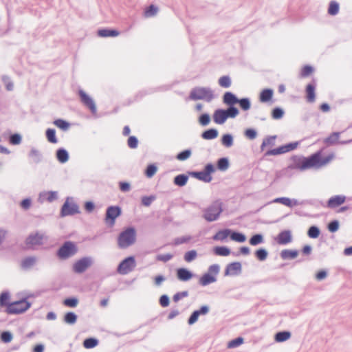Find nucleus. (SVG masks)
Returning <instances> with one entry per match:
<instances>
[{
  "mask_svg": "<svg viewBox=\"0 0 352 352\" xmlns=\"http://www.w3.org/2000/svg\"><path fill=\"white\" fill-rule=\"evenodd\" d=\"M320 232V229L317 226H312L309 228L307 235L311 239H316L319 236Z\"/></svg>",
  "mask_w": 352,
  "mask_h": 352,
  "instance_id": "nucleus-45",
  "label": "nucleus"
},
{
  "mask_svg": "<svg viewBox=\"0 0 352 352\" xmlns=\"http://www.w3.org/2000/svg\"><path fill=\"white\" fill-rule=\"evenodd\" d=\"M120 34V32L115 30L102 29L98 31V35L100 37H114Z\"/></svg>",
  "mask_w": 352,
  "mask_h": 352,
  "instance_id": "nucleus-25",
  "label": "nucleus"
},
{
  "mask_svg": "<svg viewBox=\"0 0 352 352\" xmlns=\"http://www.w3.org/2000/svg\"><path fill=\"white\" fill-rule=\"evenodd\" d=\"M10 299V294L8 292H4L1 293L0 295V306L4 307L6 306L8 307V305L10 304L8 302Z\"/></svg>",
  "mask_w": 352,
  "mask_h": 352,
  "instance_id": "nucleus-48",
  "label": "nucleus"
},
{
  "mask_svg": "<svg viewBox=\"0 0 352 352\" xmlns=\"http://www.w3.org/2000/svg\"><path fill=\"white\" fill-rule=\"evenodd\" d=\"M346 197L344 195H336L331 197L327 201V207L335 208L345 201Z\"/></svg>",
  "mask_w": 352,
  "mask_h": 352,
  "instance_id": "nucleus-16",
  "label": "nucleus"
},
{
  "mask_svg": "<svg viewBox=\"0 0 352 352\" xmlns=\"http://www.w3.org/2000/svg\"><path fill=\"white\" fill-rule=\"evenodd\" d=\"M210 311V307L208 305H203L199 309L194 311L192 313L199 318V316L206 315Z\"/></svg>",
  "mask_w": 352,
  "mask_h": 352,
  "instance_id": "nucleus-57",
  "label": "nucleus"
},
{
  "mask_svg": "<svg viewBox=\"0 0 352 352\" xmlns=\"http://www.w3.org/2000/svg\"><path fill=\"white\" fill-rule=\"evenodd\" d=\"M37 258L36 256H28L23 258L21 262V267L24 270H29L36 265Z\"/></svg>",
  "mask_w": 352,
  "mask_h": 352,
  "instance_id": "nucleus-19",
  "label": "nucleus"
},
{
  "mask_svg": "<svg viewBox=\"0 0 352 352\" xmlns=\"http://www.w3.org/2000/svg\"><path fill=\"white\" fill-rule=\"evenodd\" d=\"M158 11L157 7L153 5H151L148 8L146 9L144 11V16L146 17H151L155 16Z\"/></svg>",
  "mask_w": 352,
  "mask_h": 352,
  "instance_id": "nucleus-54",
  "label": "nucleus"
},
{
  "mask_svg": "<svg viewBox=\"0 0 352 352\" xmlns=\"http://www.w3.org/2000/svg\"><path fill=\"white\" fill-rule=\"evenodd\" d=\"M21 135L19 133H14L10 136L9 142L12 145H18L21 142Z\"/></svg>",
  "mask_w": 352,
  "mask_h": 352,
  "instance_id": "nucleus-52",
  "label": "nucleus"
},
{
  "mask_svg": "<svg viewBox=\"0 0 352 352\" xmlns=\"http://www.w3.org/2000/svg\"><path fill=\"white\" fill-rule=\"evenodd\" d=\"M98 344V340L94 338H89L83 341V346L85 349H92Z\"/></svg>",
  "mask_w": 352,
  "mask_h": 352,
  "instance_id": "nucleus-40",
  "label": "nucleus"
},
{
  "mask_svg": "<svg viewBox=\"0 0 352 352\" xmlns=\"http://www.w3.org/2000/svg\"><path fill=\"white\" fill-rule=\"evenodd\" d=\"M234 140L231 134H224L221 138V144L226 148H230L233 145Z\"/></svg>",
  "mask_w": 352,
  "mask_h": 352,
  "instance_id": "nucleus-34",
  "label": "nucleus"
},
{
  "mask_svg": "<svg viewBox=\"0 0 352 352\" xmlns=\"http://www.w3.org/2000/svg\"><path fill=\"white\" fill-rule=\"evenodd\" d=\"M210 311V307L208 305H203L199 309L194 311L192 313L199 318V316L206 315Z\"/></svg>",
  "mask_w": 352,
  "mask_h": 352,
  "instance_id": "nucleus-58",
  "label": "nucleus"
},
{
  "mask_svg": "<svg viewBox=\"0 0 352 352\" xmlns=\"http://www.w3.org/2000/svg\"><path fill=\"white\" fill-rule=\"evenodd\" d=\"M136 241V231L134 228L129 227L121 232L118 237V245L125 249L133 245Z\"/></svg>",
  "mask_w": 352,
  "mask_h": 352,
  "instance_id": "nucleus-1",
  "label": "nucleus"
},
{
  "mask_svg": "<svg viewBox=\"0 0 352 352\" xmlns=\"http://www.w3.org/2000/svg\"><path fill=\"white\" fill-rule=\"evenodd\" d=\"M237 103L239 104L241 108L243 111H248L250 109V107H251L250 100L248 98H243L239 99Z\"/></svg>",
  "mask_w": 352,
  "mask_h": 352,
  "instance_id": "nucleus-47",
  "label": "nucleus"
},
{
  "mask_svg": "<svg viewBox=\"0 0 352 352\" xmlns=\"http://www.w3.org/2000/svg\"><path fill=\"white\" fill-rule=\"evenodd\" d=\"M197 251L195 250H190V251L186 252L184 258L186 262L190 263V262H192V261H194L197 258Z\"/></svg>",
  "mask_w": 352,
  "mask_h": 352,
  "instance_id": "nucleus-50",
  "label": "nucleus"
},
{
  "mask_svg": "<svg viewBox=\"0 0 352 352\" xmlns=\"http://www.w3.org/2000/svg\"><path fill=\"white\" fill-rule=\"evenodd\" d=\"M80 210L78 205L76 204H72L71 206H69L67 199L61 208L60 215L62 217H65L78 214Z\"/></svg>",
  "mask_w": 352,
  "mask_h": 352,
  "instance_id": "nucleus-13",
  "label": "nucleus"
},
{
  "mask_svg": "<svg viewBox=\"0 0 352 352\" xmlns=\"http://www.w3.org/2000/svg\"><path fill=\"white\" fill-rule=\"evenodd\" d=\"M287 153V149L285 145L280 146L278 148L269 150L266 153V155H277Z\"/></svg>",
  "mask_w": 352,
  "mask_h": 352,
  "instance_id": "nucleus-41",
  "label": "nucleus"
},
{
  "mask_svg": "<svg viewBox=\"0 0 352 352\" xmlns=\"http://www.w3.org/2000/svg\"><path fill=\"white\" fill-rule=\"evenodd\" d=\"M242 266L240 262H233L229 263L226 268L225 275H239L241 273Z\"/></svg>",
  "mask_w": 352,
  "mask_h": 352,
  "instance_id": "nucleus-14",
  "label": "nucleus"
},
{
  "mask_svg": "<svg viewBox=\"0 0 352 352\" xmlns=\"http://www.w3.org/2000/svg\"><path fill=\"white\" fill-rule=\"evenodd\" d=\"M217 165L219 170L225 171L229 167V160L227 157H221L218 160Z\"/></svg>",
  "mask_w": 352,
  "mask_h": 352,
  "instance_id": "nucleus-38",
  "label": "nucleus"
},
{
  "mask_svg": "<svg viewBox=\"0 0 352 352\" xmlns=\"http://www.w3.org/2000/svg\"><path fill=\"white\" fill-rule=\"evenodd\" d=\"M214 171L215 168L214 165L211 163H209L205 166L204 170L192 172L190 173V175L200 181L208 183L212 181V177L211 176V173H214Z\"/></svg>",
  "mask_w": 352,
  "mask_h": 352,
  "instance_id": "nucleus-3",
  "label": "nucleus"
},
{
  "mask_svg": "<svg viewBox=\"0 0 352 352\" xmlns=\"http://www.w3.org/2000/svg\"><path fill=\"white\" fill-rule=\"evenodd\" d=\"M231 230L229 229H224L222 230H219L217 232V234L213 236L214 240L217 241H223L225 240L229 235H230Z\"/></svg>",
  "mask_w": 352,
  "mask_h": 352,
  "instance_id": "nucleus-29",
  "label": "nucleus"
},
{
  "mask_svg": "<svg viewBox=\"0 0 352 352\" xmlns=\"http://www.w3.org/2000/svg\"><path fill=\"white\" fill-rule=\"evenodd\" d=\"M320 160V152L315 153L308 157L302 159L301 162L298 164V168L300 170H304L312 167H318Z\"/></svg>",
  "mask_w": 352,
  "mask_h": 352,
  "instance_id": "nucleus-6",
  "label": "nucleus"
},
{
  "mask_svg": "<svg viewBox=\"0 0 352 352\" xmlns=\"http://www.w3.org/2000/svg\"><path fill=\"white\" fill-rule=\"evenodd\" d=\"M238 100V98L232 92H226L223 98V102L228 106L236 104Z\"/></svg>",
  "mask_w": 352,
  "mask_h": 352,
  "instance_id": "nucleus-22",
  "label": "nucleus"
},
{
  "mask_svg": "<svg viewBox=\"0 0 352 352\" xmlns=\"http://www.w3.org/2000/svg\"><path fill=\"white\" fill-rule=\"evenodd\" d=\"M193 276V274L186 268H179L177 270V277L181 281H188Z\"/></svg>",
  "mask_w": 352,
  "mask_h": 352,
  "instance_id": "nucleus-20",
  "label": "nucleus"
},
{
  "mask_svg": "<svg viewBox=\"0 0 352 352\" xmlns=\"http://www.w3.org/2000/svg\"><path fill=\"white\" fill-rule=\"evenodd\" d=\"M243 342V338L241 337L236 338L231 341H230L228 344V348H235L239 346Z\"/></svg>",
  "mask_w": 352,
  "mask_h": 352,
  "instance_id": "nucleus-60",
  "label": "nucleus"
},
{
  "mask_svg": "<svg viewBox=\"0 0 352 352\" xmlns=\"http://www.w3.org/2000/svg\"><path fill=\"white\" fill-rule=\"evenodd\" d=\"M267 255H268V252L265 248H260V249L257 250L255 252L256 257L259 261H265L267 258Z\"/></svg>",
  "mask_w": 352,
  "mask_h": 352,
  "instance_id": "nucleus-49",
  "label": "nucleus"
},
{
  "mask_svg": "<svg viewBox=\"0 0 352 352\" xmlns=\"http://www.w3.org/2000/svg\"><path fill=\"white\" fill-rule=\"evenodd\" d=\"M47 236L44 233L36 232L31 234L25 240L28 246L41 245L47 241Z\"/></svg>",
  "mask_w": 352,
  "mask_h": 352,
  "instance_id": "nucleus-11",
  "label": "nucleus"
},
{
  "mask_svg": "<svg viewBox=\"0 0 352 352\" xmlns=\"http://www.w3.org/2000/svg\"><path fill=\"white\" fill-rule=\"evenodd\" d=\"M228 118H234L239 114V110L234 105L229 106L227 109H225Z\"/></svg>",
  "mask_w": 352,
  "mask_h": 352,
  "instance_id": "nucleus-51",
  "label": "nucleus"
},
{
  "mask_svg": "<svg viewBox=\"0 0 352 352\" xmlns=\"http://www.w3.org/2000/svg\"><path fill=\"white\" fill-rule=\"evenodd\" d=\"M249 242L252 245H257L263 242V236L261 234H256L250 238Z\"/></svg>",
  "mask_w": 352,
  "mask_h": 352,
  "instance_id": "nucleus-46",
  "label": "nucleus"
},
{
  "mask_svg": "<svg viewBox=\"0 0 352 352\" xmlns=\"http://www.w3.org/2000/svg\"><path fill=\"white\" fill-rule=\"evenodd\" d=\"M157 171V166L154 164H150L146 170V175L148 177H152Z\"/></svg>",
  "mask_w": 352,
  "mask_h": 352,
  "instance_id": "nucleus-64",
  "label": "nucleus"
},
{
  "mask_svg": "<svg viewBox=\"0 0 352 352\" xmlns=\"http://www.w3.org/2000/svg\"><path fill=\"white\" fill-rule=\"evenodd\" d=\"M291 337L289 331H279L275 334L274 339L277 342H283L287 340Z\"/></svg>",
  "mask_w": 352,
  "mask_h": 352,
  "instance_id": "nucleus-28",
  "label": "nucleus"
},
{
  "mask_svg": "<svg viewBox=\"0 0 352 352\" xmlns=\"http://www.w3.org/2000/svg\"><path fill=\"white\" fill-rule=\"evenodd\" d=\"M136 265L133 256H129L124 258L118 265L117 271L119 274L125 275L133 270Z\"/></svg>",
  "mask_w": 352,
  "mask_h": 352,
  "instance_id": "nucleus-9",
  "label": "nucleus"
},
{
  "mask_svg": "<svg viewBox=\"0 0 352 352\" xmlns=\"http://www.w3.org/2000/svg\"><path fill=\"white\" fill-rule=\"evenodd\" d=\"M340 137L339 132H334L324 140L327 144H334L338 142Z\"/></svg>",
  "mask_w": 352,
  "mask_h": 352,
  "instance_id": "nucleus-44",
  "label": "nucleus"
},
{
  "mask_svg": "<svg viewBox=\"0 0 352 352\" xmlns=\"http://www.w3.org/2000/svg\"><path fill=\"white\" fill-rule=\"evenodd\" d=\"M77 252L76 245L72 241H66L58 249L57 256L60 259H67L74 256Z\"/></svg>",
  "mask_w": 352,
  "mask_h": 352,
  "instance_id": "nucleus-4",
  "label": "nucleus"
},
{
  "mask_svg": "<svg viewBox=\"0 0 352 352\" xmlns=\"http://www.w3.org/2000/svg\"><path fill=\"white\" fill-rule=\"evenodd\" d=\"M339 8H340L339 4L335 1H331L329 3V8H328L329 14H330V15L337 14L339 12Z\"/></svg>",
  "mask_w": 352,
  "mask_h": 352,
  "instance_id": "nucleus-43",
  "label": "nucleus"
},
{
  "mask_svg": "<svg viewBox=\"0 0 352 352\" xmlns=\"http://www.w3.org/2000/svg\"><path fill=\"white\" fill-rule=\"evenodd\" d=\"M217 281V277L210 274L205 273L199 279V283L202 286H206Z\"/></svg>",
  "mask_w": 352,
  "mask_h": 352,
  "instance_id": "nucleus-21",
  "label": "nucleus"
},
{
  "mask_svg": "<svg viewBox=\"0 0 352 352\" xmlns=\"http://www.w3.org/2000/svg\"><path fill=\"white\" fill-rule=\"evenodd\" d=\"M12 339V334L10 331H3L1 334V340L5 342L8 343Z\"/></svg>",
  "mask_w": 352,
  "mask_h": 352,
  "instance_id": "nucleus-63",
  "label": "nucleus"
},
{
  "mask_svg": "<svg viewBox=\"0 0 352 352\" xmlns=\"http://www.w3.org/2000/svg\"><path fill=\"white\" fill-rule=\"evenodd\" d=\"M201 136L204 140H213L218 136V131L216 129H209L204 131Z\"/></svg>",
  "mask_w": 352,
  "mask_h": 352,
  "instance_id": "nucleus-26",
  "label": "nucleus"
},
{
  "mask_svg": "<svg viewBox=\"0 0 352 352\" xmlns=\"http://www.w3.org/2000/svg\"><path fill=\"white\" fill-rule=\"evenodd\" d=\"M199 122L200 124L202 126L208 125L210 122V117L209 114L203 113L202 115H201L199 118Z\"/></svg>",
  "mask_w": 352,
  "mask_h": 352,
  "instance_id": "nucleus-61",
  "label": "nucleus"
},
{
  "mask_svg": "<svg viewBox=\"0 0 352 352\" xmlns=\"http://www.w3.org/2000/svg\"><path fill=\"white\" fill-rule=\"evenodd\" d=\"M188 179V176L184 174L177 175L174 178V184L178 186H184L186 184Z\"/></svg>",
  "mask_w": 352,
  "mask_h": 352,
  "instance_id": "nucleus-31",
  "label": "nucleus"
},
{
  "mask_svg": "<svg viewBox=\"0 0 352 352\" xmlns=\"http://www.w3.org/2000/svg\"><path fill=\"white\" fill-rule=\"evenodd\" d=\"M30 307V303L25 299L16 301L8 305L6 312L9 314H18L25 311Z\"/></svg>",
  "mask_w": 352,
  "mask_h": 352,
  "instance_id": "nucleus-5",
  "label": "nucleus"
},
{
  "mask_svg": "<svg viewBox=\"0 0 352 352\" xmlns=\"http://www.w3.org/2000/svg\"><path fill=\"white\" fill-rule=\"evenodd\" d=\"M227 119L228 115L226 114L225 109H218L214 111L213 120L216 124H222L225 123Z\"/></svg>",
  "mask_w": 352,
  "mask_h": 352,
  "instance_id": "nucleus-15",
  "label": "nucleus"
},
{
  "mask_svg": "<svg viewBox=\"0 0 352 352\" xmlns=\"http://www.w3.org/2000/svg\"><path fill=\"white\" fill-rule=\"evenodd\" d=\"M53 124L64 131H67L70 126V124L63 119H56Z\"/></svg>",
  "mask_w": 352,
  "mask_h": 352,
  "instance_id": "nucleus-36",
  "label": "nucleus"
},
{
  "mask_svg": "<svg viewBox=\"0 0 352 352\" xmlns=\"http://www.w3.org/2000/svg\"><path fill=\"white\" fill-rule=\"evenodd\" d=\"M189 98L193 100H204L209 102L214 98V95L211 89H193Z\"/></svg>",
  "mask_w": 352,
  "mask_h": 352,
  "instance_id": "nucleus-8",
  "label": "nucleus"
},
{
  "mask_svg": "<svg viewBox=\"0 0 352 352\" xmlns=\"http://www.w3.org/2000/svg\"><path fill=\"white\" fill-rule=\"evenodd\" d=\"M77 320V315L72 311L67 312L64 316V322L69 324H74Z\"/></svg>",
  "mask_w": 352,
  "mask_h": 352,
  "instance_id": "nucleus-37",
  "label": "nucleus"
},
{
  "mask_svg": "<svg viewBox=\"0 0 352 352\" xmlns=\"http://www.w3.org/2000/svg\"><path fill=\"white\" fill-rule=\"evenodd\" d=\"M122 213L121 208L118 206H111L107 208L105 214V223L112 227L115 225L116 219Z\"/></svg>",
  "mask_w": 352,
  "mask_h": 352,
  "instance_id": "nucleus-7",
  "label": "nucleus"
},
{
  "mask_svg": "<svg viewBox=\"0 0 352 352\" xmlns=\"http://www.w3.org/2000/svg\"><path fill=\"white\" fill-rule=\"evenodd\" d=\"M314 72V68L311 65H305L300 69V76L306 78L311 76Z\"/></svg>",
  "mask_w": 352,
  "mask_h": 352,
  "instance_id": "nucleus-35",
  "label": "nucleus"
},
{
  "mask_svg": "<svg viewBox=\"0 0 352 352\" xmlns=\"http://www.w3.org/2000/svg\"><path fill=\"white\" fill-rule=\"evenodd\" d=\"M45 197L49 201L52 202L58 198V193L56 191H48L40 193V198Z\"/></svg>",
  "mask_w": 352,
  "mask_h": 352,
  "instance_id": "nucleus-30",
  "label": "nucleus"
},
{
  "mask_svg": "<svg viewBox=\"0 0 352 352\" xmlns=\"http://www.w3.org/2000/svg\"><path fill=\"white\" fill-rule=\"evenodd\" d=\"M276 138V135L269 136L267 138L264 139L262 144L261 146V149L263 150L264 147L267 145H274L275 142V140Z\"/></svg>",
  "mask_w": 352,
  "mask_h": 352,
  "instance_id": "nucleus-56",
  "label": "nucleus"
},
{
  "mask_svg": "<svg viewBox=\"0 0 352 352\" xmlns=\"http://www.w3.org/2000/svg\"><path fill=\"white\" fill-rule=\"evenodd\" d=\"M78 300L76 298H69L64 300V305L69 307H75L77 306Z\"/></svg>",
  "mask_w": 352,
  "mask_h": 352,
  "instance_id": "nucleus-62",
  "label": "nucleus"
},
{
  "mask_svg": "<svg viewBox=\"0 0 352 352\" xmlns=\"http://www.w3.org/2000/svg\"><path fill=\"white\" fill-rule=\"evenodd\" d=\"M230 239L232 241L239 242V243H243L245 241L246 237L245 235L243 233L238 232H232L230 233Z\"/></svg>",
  "mask_w": 352,
  "mask_h": 352,
  "instance_id": "nucleus-39",
  "label": "nucleus"
},
{
  "mask_svg": "<svg viewBox=\"0 0 352 352\" xmlns=\"http://www.w3.org/2000/svg\"><path fill=\"white\" fill-rule=\"evenodd\" d=\"M78 95L80 98L81 102L89 109L92 114H96L97 108L93 98L82 89H79Z\"/></svg>",
  "mask_w": 352,
  "mask_h": 352,
  "instance_id": "nucleus-12",
  "label": "nucleus"
},
{
  "mask_svg": "<svg viewBox=\"0 0 352 352\" xmlns=\"http://www.w3.org/2000/svg\"><path fill=\"white\" fill-rule=\"evenodd\" d=\"M45 135L47 141L52 144L58 142V140L56 136V131L54 129H47L45 131Z\"/></svg>",
  "mask_w": 352,
  "mask_h": 352,
  "instance_id": "nucleus-32",
  "label": "nucleus"
},
{
  "mask_svg": "<svg viewBox=\"0 0 352 352\" xmlns=\"http://www.w3.org/2000/svg\"><path fill=\"white\" fill-rule=\"evenodd\" d=\"M292 240V233L289 230H284L280 232L277 236V242L278 244L285 245L290 243Z\"/></svg>",
  "mask_w": 352,
  "mask_h": 352,
  "instance_id": "nucleus-18",
  "label": "nucleus"
},
{
  "mask_svg": "<svg viewBox=\"0 0 352 352\" xmlns=\"http://www.w3.org/2000/svg\"><path fill=\"white\" fill-rule=\"evenodd\" d=\"M191 155V151L190 149L184 150L179 153L177 155V159L180 161H184L189 158Z\"/></svg>",
  "mask_w": 352,
  "mask_h": 352,
  "instance_id": "nucleus-55",
  "label": "nucleus"
},
{
  "mask_svg": "<svg viewBox=\"0 0 352 352\" xmlns=\"http://www.w3.org/2000/svg\"><path fill=\"white\" fill-rule=\"evenodd\" d=\"M284 111L280 107H275L272 111V117L275 120H278L283 118Z\"/></svg>",
  "mask_w": 352,
  "mask_h": 352,
  "instance_id": "nucleus-53",
  "label": "nucleus"
},
{
  "mask_svg": "<svg viewBox=\"0 0 352 352\" xmlns=\"http://www.w3.org/2000/svg\"><path fill=\"white\" fill-rule=\"evenodd\" d=\"M273 96V89H263L259 96V100L261 102L270 101Z\"/></svg>",
  "mask_w": 352,
  "mask_h": 352,
  "instance_id": "nucleus-24",
  "label": "nucleus"
},
{
  "mask_svg": "<svg viewBox=\"0 0 352 352\" xmlns=\"http://www.w3.org/2000/svg\"><path fill=\"white\" fill-rule=\"evenodd\" d=\"M272 202L280 203L290 208L301 204V203H299V201L297 199H291L288 197H285L276 198L273 200Z\"/></svg>",
  "mask_w": 352,
  "mask_h": 352,
  "instance_id": "nucleus-17",
  "label": "nucleus"
},
{
  "mask_svg": "<svg viewBox=\"0 0 352 352\" xmlns=\"http://www.w3.org/2000/svg\"><path fill=\"white\" fill-rule=\"evenodd\" d=\"M93 264V258L90 256H85L76 261L73 265V271L77 274L85 272Z\"/></svg>",
  "mask_w": 352,
  "mask_h": 352,
  "instance_id": "nucleus-10",
  "label": "nucleus"
},
{
  "mask_svg": "<svg viewBox=\"0 0 352 352\" xmlns=\"http://www.w3.org/2000/svg\"><path fill=\"white\" fill-rule=\"evenodd\" d=\"M298 254V252L296 250H283L280 252V257L285 259H294Z\"/></svg>",
  "mask_w": 352,
  "mask_h": 352,
  "instance_id": "nucleus-23",
  "label": "nucleus"
},
{
  "mask_svg": "<svg viewBox=\"0 0 352 352\" xmlns=\"http://www.w3.org/2000/svg\"><path fill=\"white\" fill-rule=\"evenodd\" d=\"M29 156L32 157L33 159L34 162L36 164L39 163L41 161V154L35 148H32L30 150Z\"/></svg>",
  "mask_w": 352,
  "mask_h": 352,
  "instance_id": "nucleus-42",
  "label": "nucleus"
},
{
  "mask_svg": "<svg viewBox=\"0 0 352 352\" xmlns=\"http://www.w3.org/2000/svg\"><path fill=\"white\" fill-rule=\"evenodd\" d=\"M213 251L216 255L222 256H226L230 254V250L226 246L215 247Z\"/></svg>",
  "mask_w": 352,
  "mask_h": 352,
  "instance_id": "nucleus-33",
  "label": "nucleus"
},
{
  "mask_svg": "<svg viewBox=\"0 0 352 352\" xmlns=\"http://www.w3.org/2000/svg\"><path fill=\"white\" fill-rule=\"evenodd\" d=\"M221 203L215 201L204 210V218L208 222L217 220L222 212Z\"/></svg>",
  "mask_w": 352,
  "mask_h": 352,
  "instance_id": "nucleus-2",
  "label": "nucleus"
},
{
  "mask_svg": "<svg viewBox=\"0 0 352 352\" xmlns=\"http://www.w3.org/2000/svg\"><path fill=\"white\" fill-rule=\"evenodd\" d=\"M220 271V266L218 264H213L208 267L207 274L217 277Z\"/></svg>",
  "mask_w": 352,
  "mask_h": 352,
  "instance_id": "nucleus-59",
  "label": "nucleus"
},
{
  "mask_svg": "<svg viewBox=\"0 0 352 352\" xmlns=\"http://www.w3.org/2000/svg\"><path fill=\"white\" fill-rule=\"evenodd\" d=\"M56 158L60 163H65L69 160L68 152L65 148H59L56 151Z\"/></svg>",
  "mask_w": 352,
  "mask_h": 352,
  "instance_id": "nucleus-27",
  "label": "nucleus"
}]
</instances>
